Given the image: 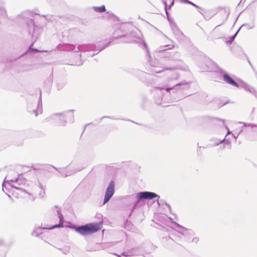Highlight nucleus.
Returning a JSON list of instances; mask_svg holds the SVG:
<instances>
[{
    "mask_svg": "<svg viewBox=\"0 0 257 257\" xmlns=\"http://www.w3.org/2000/svg\"><path fill=\"white\" fill-rule=\"evenodd\" d=\"M104 118H110V119H116V118H115L113 117H111V116H103L101 118V119Z\"/></svg>",
    "mask_w": 257,
    "mask_h": 257,
    "instance_id": "obj_38",
    "label": "nucleus"
},
{
    "mask_svg": "<svg viewBox=\"0 0 257 257\" xmlns=\"http://www.w3.org/2000/svg\"><path fill=\"white\" fill-rule=\"evenodd\" d=\"M166 205L168 207V208H169V209L170 210V211L171 212V208L170 205L169 204H168L167 203H166Z\"/></svg>",
    "mask_w": 257,
    "mask_h": 257,
    "instance_id": "obj_41",
    "label": "nucleus"
},
{
    "mask_svg": "<svg viewBox=\"0 0 257 257\" xmlns=\"http://www.w3.org/2000/svg\"><path fill=\"white\" fill-rule=\"evenodd\" d=\"M38 187L40 189V192L39 193V196L40 198H43L45 196V188L42 185V184L39 182L38 183Z\"/></svg>",
    "mask_w": 257,
    "mask_h": 257,
    "instance_id": "obj_22",
    "label": "nucleus"
},
{
    "mask_svg": "<svg viewBox=\"0 0 257 257\" xmlns=\"http://www.w3.org/2000/svg\"><path fill=\"white\" fill-rule=\"evenodd\" d=\"M198 241H199V238L197 237L193 238L192 240V242H194L195 243H197Z\"/></svg>",
    "mask_w": 257,
    "mask_h": 257,
    "instance_id": "obj_36",
    "label": "nucleus"
},
{
    "mask_svg": "<svg viewBox=\"0 0 257 257\" xmlns=\"http://www.w3.org/2000/svg\"><path fill=\"white\" fill-rule=\"evenodd\" d=\"M245 27L247 30H250L254 28L255 27V25L253 23L251 24H244L241 26V27L239 28V30L241 28Z\"/></svg>",
    "mask_w": 257,
    "mask_h": 257,
    "instance_id": "obj_25",
    "label": "nucleus"
},
{
    "mask_svg": "<svg viewBox=\"0 0 257 257\" xmlns=\"http://www.w3.org/2000/svg\"><path fill=\"white\" fill-rule=\"evenodd\" d=\"M167 18L170 23L171 29L176 38L179 41L183 40L184 38V35L182 32L179 30L176 24L174 22L172 19H171L169 17H168Z\"/></svg>",
    "mask_w": 257,
    "mask_h": 257,
    "instance_id": "obj_13",
    "label": "nucleus"
},
{
    "mask_svg": "<svg viewBox=\"0 0 257 257\" xmlns=\"http://www.w3.org/2000/svg\"><path fill=\"white\" fill-rule=\"evenodd\" d=\"M10 184H11V182L10 181V180H6V179L4 180L3 183V191L5 192V189H7V185H8L9 186H10Z\"/></svg>",
    "mask_w": 257,
    "mask_h": 257,
    "instance_id": "obj_26",
    "label": "nucleus"
},
{
    "mask_svg": "<svg viewBox=\"0 0 257 257\" xmlns=\"http://www.w3.org/2000/svg\"><path fill=\"white\" fill-rule=\"evenodd\" d=\"M180 1L181 3H182L189 4L192 6H193L194 7L195 6V4H194L193 3L191 2V1H190L189 0H180Z\"/></svg>",
    "mask_w": 257,
    "mask_h": 257,
    "instance_id": "obj_32",
    "label": "nucleus"
},
{
    "mask_svg": "<svg viewBox=\"0 0 257 257\" xmlns=\"http://www.w3.org/2000/svg\"><path fill=\"white\" fill-rule=\"evenodd\" d=\"M239 31V29H238L237 31V32L233 36H232L231 37L229 38V40L226 41L227 44H231L234 41V40L235 38V37H236Z\"/></svg>",
    "mask_w": 257,
    "mask_h": 257,
    "instance_id": "obj_28",
    "label": "nucleus"
},
{
    "mask_svg": "<svg viewBox=\"0 0 257 257\" xmlns=\"http://www.w3.org/2000/svg\"><path fill=\"white\" fill-rule=\"evenodd\" d=\"M43 17H45L46 18L47 20H50V21H52L51 19H49V16H44V15H43ZM52 16H51V18H52Z\"/></svg>",
    "mask_w": 257,
    "mask_h": 257,
    "instance_id": "obj_40",
    "label": "nucleus"
},
{
    "mask_svg": "<svg viewBox=\"0 0 257 257\" xmlns=\"http://www.w3.org/2000/svg\"><path fill=\"white\" fill-rule=\"evenodd\" d=\"M172 0H162V3H163L164 6H165V12H166V14L168 17H169V13L167 11V3L170 1H171Z\"/></svg>",
    "mask_w": 257,
    "mask_h": 257,
    "instance_id": "obj_29",
    "label": "nucleus"
},
{
    "mask_svg": "<svg viewBox=\"0 0 257 257\" xmlns=\"http://www.w3.org/2000/svg\"><path fill=\"white\" fill-rule=\"evenodd\" d=\"M194 7H196V8H198V9H200V10H202V8H201V7H200L199 6H198L196 5V4H195V6Z\"/></svg>",
    "mask_w": 257,
    "mask_h": 257,
    "instance_id": "obj_43",
    "label": "nucleus"
},
{
    "mask_svg": "<svg viewBox=\"0 0 257 257\" xmlns=\"http://www.w3.org/2000/svg\"><path fill=\"white\" fill-rule=\"evenodd\" d=\"M240 123H243L244 126H250V127H256L257 124H255L253 123H245V122H240Z\"/></svg>",
    "mask_w": 257,
    "mask_h": 257,
    "instance_id": "obj_31",
    "label": "nucleus"
},
{
    "mask_svg": "<svg viewBox=\"0 0 257 257\" xmlns=\"http://www.w3.org/2000/svg\"><path fill=\"white\" fill-rule=\"evenodd\" d=\"M73 110H70L63 113H56L51 114L45 119L47 122L55 125L65 126L67 122H72L74 121Z\"/></svg>",
    "mask_w": 257,
    "mask_h": 257,
    "instance_id": "obj_4",
    "label": "nucleus"
},
{
    "mask_svg": "<svg viewBox=\"0 0 257 257\" xmlns=\"http://www.w3.org/2000/svg\"><path fill=\"white\" fill-rule=\"evenodd\" d=\"M179 77V75L178 74H175V76L173 77L174 79H177Z\"/></svg>",
    "mask_w": 257,
    "mask_h": 257,
    "instance_id": "obj_39",
    "label": "nucleus"
},
{
    "mask_svg": "<svg viewBox=\"0 0 257 257\" xmlns=\"http://www.w3.org/2000/svg\"><path fill=\"white\" fill-rule=\"evenodd\" d=\"M116 30L113 34L114 39H120V42L122 43H132L133 42H142V45L145 47L148 55L150 56V52L145 42L142 40V35L139 33L138 34L135 32H132L130 34H128L132 25L129 23H123L118 25Z\"/></svg>",
    "mask_w": 257,
    "mask_h": 257,
    "instance_id": "obj_1",
    "label": "nucleus"
},
{
    "mask_svg": "<svg viewBox=\"0 0 257 257\" xmlns=\"http://www.w3.org/2000/svg\"><path fill=\"white\" fill-rule=\"evenodd\" d=\"M244 88L245 90L248 91L251 94L255 95L256 93V91L254 87L249 86L247 84H245L244 86Z\"/></svg>",
    "mask_w": 257,
    "mask_h": 257,
    "instance_id": "obj_24",
    "label": "nucleus"
},
{
    "mask_svg": "<svg viewBox=\"0 0 257 257\" xmlns=\"http://www.w3.org/2000/svg\"><path fill=\"white\" fill-rule=\"evenodd\" d=\"M170 5H169V9H171V7L174 5V0H172L169 2Z\"/></svg>",
    "mask_w": 257,
    "mask_h": 257,
    "instance_id": "obj_37",
    "label": "nucleus"
},
{
    "mask_svg": "<svg viewBox=\"0 0 257 257\" xmlns=\"http://www.w3.org/2000/svg\"><path fill=\"white\" fill-rule=\"evenodd\" d=\"M40 96L38 101L37 106L36 109H33V111L35 113V115L37 116L39 113L41 114L42 113V94L41 91L39 90Z\"/></svg>",
    "mask_w": 257,
    "mask_h": 257,
    "instance_id": "obj_16",
    "label": "nucleus"
},
{
    "mask_svg": "<svg viewBox=\"0 0 257 257\" xmlns=\"http://www.w3.org/2000/svg\"><path fill=\"white\" fill-rule=\"evenodd\" d=\"M6 194L8 195V196L10 198H11V197L10 195H8L7 193H6Z\"/></svg>",
    "mask_w": 257,
    "mask_h": 257,
    "instance_id": "obj_48",
    "label": "nucleus"
},
{
    "mask_svg": "<svg viewBox=\"0 0 257 257\" xmlns=\"http://www.w3.org/2000/svg\"><path fill=\"white\" fill-rule=\"evenodd\" d=\"M32 13L31 12H25L21 14V17L24 19H28L26 22V25L28 28V31L30 35L32 36L33 38L35 39L34 42L31 45L28 50L29 52L34 51V52H40L39 50L35 48H32V46L37 39L38 38L41 33L42 32V28L40 27L36 26L34 20L32 18H30L29 17L32 16Z\"/></svg>",
    "mask_w": 257,
    "mask_h": 257,
    "instance_id": "obj_3",
    "label": "nucleus"
},
{
    "mask_svg": "<svg viewBox=\"0 0 257 257\" xmlns=\"http://www.w3.org/2000/svg\"><path fill=\"white\" fill-rule=\"evenodd\" d=\"M227 130H228V132H227V134H228L229 133H230V132L229 131V129L228 127H227Z\"/></svg>",
    "mask_w": 257,
    "mask_h": 257,
    "instance_id": "obj_49",
    "label": "nucleus"
},
{
    "mask_svg": "<svg viewBox=\"0 0 257 257\" xmlns=\"http://www.w3.org/2000/svg\"><path fill=\"white\" fill-rule=\"evenodd\" d=\"M83 64V62H82L81 59H79V60L76 61L75 62L73 63L71 65H77V66H80Z\"/></svg>",
    "mask_w": 257,
    "mask_h": 257,
    "instance_id": "obj_33",
    "label": "nucleus"
},
{
    "mask_svg": "<svg viewBox=\"0 0 257 257\" xmlns=\"http://www.w3.org/2000/svg\"><path fill=\"white\" fill-rule=\"evenodd\" d=\"M163 100V98L162 97H159L158 99L155 100V103L158 105L161 104V101Z\"/></svg>",
    "mask_w": 257,
    "mask_h": 257,
    "instance_id": "obj_34",
    "label": "nucleus"
},
{
    "mask_svg": "<svg viewBox=\"0 0 257 257\" xmlns=\"http://www.w3.org/2000/svg\"><path fill=\"white\" fill-rule=\"evenodd\" d=\"M102 227V223L92 222L84 225H79L74 228L75 231L82 236H87L99 230Z\"/></svg>",
    "mask_w": 257,
    "mask_h": 257,
    "instance_id": "obj_5",
    "label": "nucleus"
},
{
    "mask_svg": "<svg viewBox=\"0 0 257 257\" xmlns=\"http://www.w3.org/2000/svg\"><path fill=\"white\" fill-rule=\"evenodd\" d=\"M128 253L129 255H139L142 253V251L139 247H135L130 249Z\"/></svg>",
    "mask_w": 257,
    "mask_h": 257,
    "instance_id": "obj_20",
    "label": "nucleus"
},
{
    "mask_svg": "<svg viewBox=\"0 0 257 257\" xmlns=\"http://www.w3.org/2000/svg\"><path fill=\"white\" fill-rule=\"evenodd\" d=\"M255 109V107H253L252 108V109H251V113H253L254 112V111Z\"/></svg>",
    "mask_w": 257,
    "mask_h": 257,
    "instance_id": "obj_46",
    "label": "nucleus"
},
{
    "mask_svg": "<svg viewBox=\"0 0 257 257\" xmlns=\"http://www.w3.org/2000/svg\"><path fill=\"white\" fill-rule=\"evenodd\" d=\"M181 231H179L177 232V233L174 235V238H172L173 240H175L176 241H177V242H185L184 241V237L181 234Z\"/></svg>",
    "mask_w": 257,
    "mask_h": 257,
    "instance_id": "obj_21",
    "label": "nucleus"
},
{
    "mask_svg": "<svg viewBox=\"0 0 257 257\" xmlns=\"http://www.w3.org/2000/svg\"><path fill=\"white\" fill-rule=\"evenodd\" d=\"M194 7H196V8H198V9H200V10H202V8H201V7H200L199 6H198L196 5V4H195V6Z\"/></svg>",
    "mask_w": 257,
    "mask_h": 257,
    "instance_id": "obj_44",
    "label": "nucleus"
},
{
    "mask_svg": "<svg viewBox=\"0 0 257 257\" xmlns=\"http://www.w3.org/2000/svg\"><path fill=\"white\" fill-rule=\"evenodd\" d=\"M194 7H196V8H198V9H200V10H202V8H201V7H200L199 6H198L196 5V4H195V6Z\"/></svg>",
    "mask_w": 257,
    "mask_h": 257,
    "instance_id": "obj_45",
    "label": "nucleus"
},
{
    "mask_svg": "<svg viewBox=\"0 0 257 257\" xmlns=\"http://www.w3.org/2000/svg\"><path fill=\"white\" fill-rule=\"evenodd\" d=\"M10 181L11 184H10V187L15 189V190H13V193H18L20 195L27 193L26 190L23 188V186L24 185V180H22L19 178H17L15 179H11Z\"/></svg>",
    "mask_w": 257,
    "mask_h": 257,
    "instance_id": "obj_12",
    "label": "nucleus"
},
{
    "mask_svg": "<svg viewBox=\"0 0 257 257\" xmlns=\"http://www.w3.org/2000/svg\"><path fill=\"white\" fill-rule=\"evenodd\" d=\"M151 65L153 66L152 69L150 70V72L152 74H155V73H160L164 71L165 70H171V68H160L157 66L156 65H154L151 64Z\"/></svg>",
    "mask_w": 257,
    "mask_h": 257,
    "instance_id": "obj_19",
    "label": "nucleus"
},
{
    "mask_svg": "<svg viewBox=\"0 0 257 257\" xmlns=\"http://www.w3.org/2000/svg\"><path fill=\"white\" fill-rule=\"evenodd\" d=\"M69 166H71L72 167H73V169H69L67 170L66 168H57L54 166L53 167L58 171L64 177L73 175L85 168V166L80 162L78 161L72 162Z\"/></svg>",
    "mask_w": 257,
    "mask_h": 257,
    "instance_id": "obj_6",
    "label": "nucleus"
},
{
    "mask_svg": "<svg viewBox=\"0 0 257 257\" xmlns=\"http://www.w3.org/2000/svg\"><path fill=\"white\" fill-rule=\"evenodd\" d=\"M0 17H7L6 10L4 7H0Z\"/></svg>",
    "mask_w": 257,
    "mask_h": 257,
    "instance_id": "obj_27",
    "label": "nucleus"
},
{
    "mask_svg": "<svg viewBox=\"0 0 257 257\" xmlns=\"http://www.w3.org/2000/svg\"><path fill=\"white\" fill-rule=\"evenodd\" d=\"M222 76L223 81L226 83L236 87H238V84L237 83V82L227 73L223 72Z\"/></svg>",
    "mask_w": 257,
    "mask_h": 257,
    "instance_id": "obj_15",
    "label": "nucleus"
},
{
    "mask_svg": "<svg viewBox=\"0 0 257 257\" xmlns=\"http://www.w3.org/2000/svg\"><path fill=\"white\" fill-rule=\"evenodd\" d=\"M181 234L182 236H184L185 239V242H188L189 241L190 238L189 236L192 235L193 234V231L191 229H188L185 227H184L181 230Z\"/></svg>",
    "mask_w": 257,
    "mask_h": 257,
    "instance_id": "obj_17",
    "label": "nucleus"
},
{
    "mask_svg": "<svg viewBox=\"0 0 257 257\" xmlns=\"http://www.w3.org/2000/svg\"><path fill=\"white\" fill-rule=\"evenodd\" d=\"M108 45V43L101 46L99 44H88L79 45L77 47L73 44H65L61 48L63 51H74V52H90L93 51L92 53L89 54V57H93L94 55L97 54L99 52L105 49Z\"/></svg>",
    "mask_w": 257,
    "mask_h": 257,
    "instance_id": "obj_2",
    "label": "nucleus"
},
{
    "mask_svg": "<svg viewBox=\"0 0 257 257\" xmlns=\"http://www.w3.org/2000/svg\"><path fill=\"white\" fill-rule=\"evenodd\" d=\"M220 25H221V24H220V25H218L216 26L214 28V29H213V30L212 31V32H211V34H212V38H213V39H219V38H221V37H219V36H217V35H215V31H216V30L217 28L218 27L220 26Z\"/></svg>",
    "mask_w": 257,
    "mask_h": 257,
    "instance_id": "obj_30",
    "label": "nucleus"
},
{
    "mask_svg": "<svg viewBox=\"0 0 257 257\" xmlns=\"http://www.w3.org/2000/svg\"><path fill=\"white\" fill-rule=\"evenodd\" d=\"M234 139H236L238 137V134H234L232 135Z\"/></svg>",
    "mask_w": 257,
    "mask_h": 257,
    "instance_id": "obj_42",
    "label": "nucleus"
},
{
    "mask_svg": "<svg viewBox=\"0 0 257 257\" xmlns=\"http://www.w3.org/2000/svg\"><path fill=\"white\" fill-rule=\"evenodd\" d=\"M190 88V82H187L185 80L180 82L177 83L172 87H166L165 88L163 87H158L156 89V91L159 94L164 93L163 91H165L166 93H170L171 90L174 89H180L186 90Z\"/></svg>",
    "mask_w": 257,
    "mask_h": 257,
    "instance_id": "obj_9",
    "label": "nucleus"
},
{
    "mask_svg": "<svg viewBox=\"0 0 257 257\" xmlns=\"http://www.w3.org/2000/svg\"><path fill=\"white\" fill-rule=\"evenodd\" d=\"M170 46V44L161 46L156 48L155 52L160 53L158 56L161 58H168L169 60L173 61L179 60V59L174 57V55L177 54V53H170L167 52V50L174 48V45H171V47H168Z\"/></svg>",
    "mask_w": 257,
    "mask_h": 257,
    "instance_id": "obj_7",
    "label": "nucleus"
},
{
    "mask_svg": "<svg viewBox=\"0 0 257 257\" xmlns=\"http://www.w3.org/2000/svg\"><path fill=\"white\" fill-rule=\"evenodd\" d=\"M213 141L214 142L213 144L208 145V146H210L211 147H215L222 144L223 142H224V144L228 145L229 146V148H230V142L228 140H226L225 138H224L223 140H219L215 139L214 140H213Z\"/></svg>",
    "mask_w": 257,
    "mask_h": 257,
    "instance_id": "obj_18",
    "label": "nucleus"
},
{
    "mask_svg": "<svg viewBox=\"0 0 257 257\" xmlns=\"http://www.w3.org/2000/svg\"><path fill=\"white\" fill-rule=\"evenodd\" d=\"M167 39H168V40L169 41H170V42H172L171 40H170V39H168V38H167Z\"/></svg>",
    "mask_w": 257,
    "mask_h": 257,
    "instance_id": "obj_51",
    "label": "nucleus"
},
{
    "mask_svg": "<svg viewBox=\"0 0 257 257\" xmlns=\"http://www.w3.org/2000/svg\"><path fill=\"white\" fill-rule=\"evenodd\" d=\"M93 9L96 12L99 13H103L106 11L105 7L104 5H102L100 7H93Z\"/></svg>",
    "mask_w": 257,
    "mask_h": 257,
    "instance_id": "obj_23",
    "label": "nucleus"
},
{
    "mask_svg": "<svg viewBox=\"0 0 257 257\" xmlns=\"http://www.w3.org/2000/svg\"><path fill=\"white\" fill-rule=\"evenodd\" d=\"M156 198H157V203L159 205H160V202L162 201V200L159 201V199L160 196L157 194L150 191H142L138 192L136 194V198L137 200L134 204V208H136L140 201L142 200H151Z\"/></svg>",
    "mask_w": 257,
    "mask_h": 257,
    "instance_id": "obj_8",
    "label": "nucleus"
},
{
    "mask_svg": "<svg viewBox=\"0 0 257 257\" xmlns=\"http://www.w3.org/2000/svg\"><path fill=\"white\" fill-rule=\"evenodd\" d=\"M62 87H63V85H62L60 87H58V89H59L61 88Z\"/></svg>",
    "mask_w": 257,
    "mask_h": 257,
    "instance_id": "obj_50",
    "label": "nucleus"
},
{
    "mask_svg": "<svg viewBox=\"0 0 257 257\" xmlns=\"http://www.w3.org/2000/svg\"><path fill=\"white\" fill-rule=\"evenodd\" d=\"M10 181L11 184H10V187L15 189V190H13V193H18L20 195L27 193L26 190L23 188V186L24 185V180H22L19 178H17L15 179H11Z\"/></svg>",
    "mask_w": 257,
    "mask_h": 257,
    "instance_id": "obj_11",
    "label": "nucleus"
},
{
    "mask_svg": "<svg viewBox=\"0 0 257 257\" xmlns=\"http://www.w3.org/2000/svg\"><path fill=\"white\" fill-rule=\"evenodd\" d=\"M220 147L222 149H224L225 148V144H224L222 147L220 146Z\"/></svg>",
    "mask_w": 257,
    "mask_h": 257,
    "instance_id": "obj_47",
    "label": "nucleus"
},
{
    "mask_svg": "<svg viewBox=\"0 0 257 257\" xmlns=\"http://www.w3.org/2000/svg\"><path fill=\"white\" fill-rule=\"evenodd\" d=\"M114 193V182L111 181L106 188L103 200V204H106L112 197Z\"/></svg>",
    "mask_w": 257,
    "mask_h": 257,
    "instance_id": "obj_14",
    "label": "nucleus"
},
{
    "mask_svg": "<svg viewBox=\"0 0 257 257\" xmlns=\"http://www.w3.org/2000/svg\"><path fill=\"white\" fill-rule=\"evenodd\" d=\"M56 209V211L58 216V217L59 218V223L58 224H56L55 225H54L53 226H51L50 227L48 228H41L39 227L37 229L34 230L32 234L33 236H38L39 234H41L42 232H40L42 229H52L54 228H56L57 227H63V223H64V217L63 214L60 212V210L58 208L57 206L55 207Z\"/></svg>",
    "mask_w": 257,
    "mask_h": 257,
    "instance_id": "obj_10",
    "label": "nucleus"
},
{
    "mask_svg": "<svg viewBox=\"0 0 257 257\" xmlns=\"http://www.w3.org/2000/svg\"><path fill=\"white\" fill-rule=\"evenodd\" d=\"M174 224L176 227L179 228L181 230L184 227L183 226L181 225L180 224H178V223L174 222Z\"/></svg>",
    "mask_w": 257,
    "mask_h": 257,
    "instance_id": "obj_35",
    "label": "nucleus"
}]
</instances>
